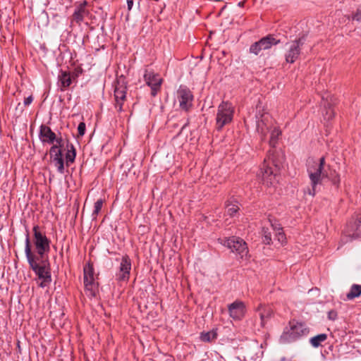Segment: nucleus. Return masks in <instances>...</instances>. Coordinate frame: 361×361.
Wrapping results in <instances>:
<instances>
[{
	"label": "nucleus",
	"mask_w": 361,
	"mask_h": 361,
	"mask_svg": "<svg viewBox=\"0 0 361 361\" xmlns=\"http://www.w3.org/2000/svg\"><path fill=\"white\" fill-rule=\"evenodd\" d=\"M25 252L30 268L37 275L39 280L41 281L39 283V286L42 288L46 287L51 281L48 264L44 261V259L39 258L32 252L28 235L25 239Z\"/></svg>",
	"instance_id": "1"
},
{
	"label": "nucleus",
	"mask_w": 361,
	"mask_h": 361,
	"mask_svg": "<svg viewBox=\"0 0 361 361\" xmlns=\"http://www.w3.org/2000/svg\"><path fill=\"white\" fill-rule=\"evenodd\" d=\"M265 186L275 187L279 182L278 167L271 154L266 158L258 174Z\"/></svg>",
	"instance_id": "2"
},
{
	"label": "nucleus",
	"mask_w": 361,
	"mask_h": 361,
	"mask_svg": "<svg viewBox=\"0 0 361 361\" xmlns=\"http://www.w3.org/2000/svg\"><path fill=\"white\" fill-rule=\"evenodd\" d=\"M325 164V159L324 157H321L319 160H310L307 164V172L310 180L312 188L308 189L307 193L311 196H314L316 194L317 185L320 184L322 180L323 174L322 171Z\"/></svg>",
	"instance_id": "3"
},
{
	"label": "nucleus",
	"mask_w": 361,
	"mask_h": 361,
	"mask_svg": "<svg viewBox=\"0 0 361 361\" xmlns=\"http://www.w3.org/2000/svg\"><path fill=\"white\" fill-rule=\"evenodd\" d=\"M307 333L305 325L298 322H290L289 326L286 327L281 336V341L283 343L293 341Z\"/></svg>",
	"instance_id": "4"
},
{
	"label": "nucleus",
	"mask_w": 361,
	"mask_h": 361,
	"mask_svg": "<svg viewBox=\"0 0 361 361\" xmlns=\"http://www.w3.org/2000/svg\"><path fill=\"white\" fill-rule=\"evenodd\" d=\"M83 272L85 293L89 297H94L98 293V283L96 281L97 276L94 274L92 264L87 263L84 267Z\"/></svg>",
	"instance_id": "5"
},
{
	"label": "nucleus",
	"mask_w": 361,
	"mask_h": 361,
	"mask_svg": "<svg viewBox=\"0 0 361 361\" xmlns=\"http://www.w3.org/2000/svg\"><path fill=\"white\" fill-rule=\"evenodd\" d=\"M218 241L221 245L231 249L233 252H236L241 258L246 257L248 254L245 242L239 238H219Z\"/></svg>",
	"instance_id": "6"
},
{
	"label": "nucleus",
	"mask_w": 361,
	"mask_h": 361,
	"mask_svg": "<svg viewBox=\"0 0 361 361\" xmlns=\"http://www.w3.org/2000/svg\"><path fill=\"white\" fill-rule=\"evenodd\" d=\"M34 233V245L37 255L41 259L44 258V255L49 252L50 246L49 240L47 236L39 231V226H35L33 227Z\"/></svg>",
	"instance_id": "7"
},
{
	"label": "nucleus",
	"mask_w": 361,
	"mask_h": 361,
	"mask_svg": "<svg viewBox=\"0 0 361 361\" xmlns=\"http://www.w3.org/2000/svg\"><path fill=\"white\" fill-rule=\"evenodd\" d=\"M233 116V107L228 102H222L218 107L216 126L219 129L229 123Z\"/></svg>",
	"instance_id": "8"
},
{
	"label": "nucleus",
	"mask_w": 361,
	"mask_h": 361,
	"mask_svg": "<svg viewBox=\"0 0 361 361\" xmlns=\"http://www.w3.org/2000/svg\"><path fill=\"white\" fill-rule=\"evenodd\" d=\"M302 44V38L286 43L284 56L287 63H293L299 58Z\"/></svg>",
	"instance_id": "9"
},
{
	"label": "nucleus",
	"mask_w": 361,
	"mask_h": 361,
	"mask_svg": "<svg viewBox=\"0 0 361 361\" xmlns=\"http://www.w3.org/2000/svg\"><path fill=\"white\" fill-rule=\"evenodd\" d=\"M273 119L269 113L259 109L256 115V128L258 133L265 135L271 128Z\"/></svg>",
	"instance_id": "10"
},
{
	"label": "nucleus",
	"mask_w": 361,
	"mask_h": 361,
	"mask_svg": "<svg viewBox=\"0 0 361 361\" xmlns=\"http://www.w3.org/2000/svg\"><path fill=\"white\" fill-rule=\"evenodd\" d=\"M228 311L231 318L240 321L245 316L247 308L244 302L237 300L228 305Z\"/></svg>",
	"instance_id": "11"
},
{
	"label": "nucleus",
	"mask_w": 361,
	"mask_h": 361,
	"mask_svg": "<svg viewBox=\"0 0 361 361\" xmlns=\"http://www.w3.org/2000/svg\"><path fill=\"white\" fill-rule=\"evenodd\" d=\"M144 79L146 84L151 87L152 95L154 97L157 95L162 82L161 78L158 74L147 69L144 74Z\"/></svg>",
	"instance_id": "12"
},
{
	"label": "nucleus",
	"mask_w": 361,
	"mask_h": 361,
	"mask_svg": "<svg viewBox=\"0 0 361 361\" xmlns=\"http://www.w3.org/2000/svg\"><path fill=\"white\" fill-rule=\"evenodd\" d=\"M131 260L128 256H123L120 262L118 270L116 273V279L121 282H127L130 278L131 270Z\"/></svg>",
	"instance_id": "13"
},
{
	"label": "nucleus",
	"mask_w": 361,
	"mask_h": 361,
	"mask_svg": "<svg viewBox=\"0 0 361 361\" xmlns=\"http://www.w3.org/2000/svg\"><path fill=\"white\" fill-rule=\"evenodd\" d=\"M361 235V216H357L354 222H350L345 231V235L348 238L342 239L343 243L354 240Z\"/></svg>",
	"instance_id": "14"
},
{
	"label": "nucleus",
	"mask_w": 361,
	"mask_h": 361,
	"mask_svg": "<svg viewBox=\"0 0 361 361\" xmlns=\"http://www.w3.org/2000/svg\"><path fill=\"white\" fill-rule=\"evenodd\" d=\"M126 87L124 85L123 82L118 80L114 89V97L116 102V108H118L119 111H122L123 102L126 99Z\"/></svg>",
	"instance_id": "15"
},
{
	"label": "nucleus",
	"mask_w": 361,
	"mask_h": 361,
	"mask_svg": "<svg viewBox=\"0 0 361 361\" xmlns=\"http://www.w3.org/2000/svg\"><path fill=\"white\" fill-rule=\"evenodd\" d=\"M260 318V326L264 327L267 322L272 317L273 310L269 306L260 304L256 309Z\"/></svg>",
	"instance_id": "16"
},
{
	"label": "nucleus",
	"mask_w": 361,
	"mask_h": 361,
	"mask_svg": "<svg viewBox=\"0 0 361 361\" xmlns=\"http://www.w3.org/2000/svg\"><path fill=\"white\" fill-rule=\"evenodd\" d=\"M39 138L43 142L53 143L56 140V135L51 128L47 126H41Z\"/></svg>",
	"instance_id": "17"
},
{
	"label": "nucleus",
	"mask_w": 361,
	"mask_h": 361,
	"mask_svg": "<svg viewBox=\"0 0 361 361\" xmlns=\"http://www.w3.org/2000/svg\"><path fill=\"white\" fill-rule=\"evenodd\" d=\"M193 96L190 90H182V110L188 111L192 106Z\"/></svg>",
	"instance_id": "18"
},
{
	"label": "nucleus",
	"mask_w": 361,
	"mask_h": 361,
	"mask_svg": "<svg viewBox=\"0 0 361 361\" xmlns=\"http://www.w3.org/2000/svg\"><path fill=\"white\" fill-rule=\"evenodd\" d=\"M280 40L276 39L272 35H267L259 40L261 47L263 49H268L272 45L277 44Z\"/></svg>",
	"instance_id": "19"
},
{
	"label": "nucleus",
	"mask_w": 361,
	"mask_h": 361,
	"mask_svg": "<svg viewBox=\"0 0 361 361\" xmlns=\"http://www.w3.org/2000/svg\"><path fill=\"white\" fill-rule=\"evenodd\" d=\"M87 5V2L86 1H83L81 3H80L77 10L74 13V18L77 21H82L83 20V16L86 15V6Z\"/></svg>",
	"instance_id": "20"
},
{
	"label": "nucleus",
	"mask_w": 361,
	"mask_h": 361,
	"mask_svg": "<svg viewBox=\"0 0 361 361\" xmlns=\"http://www.w3.org/2000/svg\"><path fill=\"white\" fill-rule=\"evenodd\" d=\"M270 223L271 226L273 227V229L276 231V238L277 239V240L281 245L286 243V238L284 233L283 232L282 228L279 225L273 224L271 221Z\"/></svg>",
	"instance_id": "21"
},
{
	"label": "nucleus",
	"mask_w": 361,
	"mask_h": 361,
	"mask_svg": "<svg viewBox=\"0 0 361 361\" xmlns=\"http://www.w3.org/2000/svg\"><path fill=\"white\" fill-rule=\"evenodd\" d=\"M61 87L62 88H66L71 84V78L68 73L62 71L59 76Z\"/></svg>",
	"instance_id": "22"
},
{
	"label": "nucleus",
	"mask_w": 361,
	"mask_h": 361,
	"mask_svg": "<svg viewBox=\"0 0 361 361\" xmlns=\"http://www.w3.org/2000/svg\"><path fill=\"white\" fill-rule=\"evenodd\" d=\"M361 295V285L354 284L351 286L349 293L347 294L348 300H353Z\"/></svg>",
	"instance_id": "23"
},
{
	"label": "nucleus",
	"mask_w": 361,
	"mask_h": 361,
	"mask_svg": "<svg viewBox=\"0 0 361 361\" xmlns=\"http://www.w3.org/2000/svg\"><path fill=\"white\" fill-rule=\"evenodd\" d=\"M269 131H271L269 144L271 147H275L277 143V140L281 135V130L276 127H271Z\"/></svg>",
	"instance_id": "24"
},
{
	"label": "nucleus",
	"mask_w": 361,
	"mask_h": 361,
	"mask_svg": "<svg viewBox=\"0 0 361 361\" xmlns=\"http://www.w3.org/2000/svg\"><path fill=\"white\" fill-rule=\"evenodd\" d=\"M327 335L326 334H321L311 338L310 343L313 347L317 348L322 342L325 341Z\"/></svg>",
	"instance_id": "25"
},
{
	"label": "nucleus",
	"mask_w": 361,
	"mask_h": 361,
	"mask_svg": "<svg viewBox=\"0 0 361 361\" xmlns=\"http://www.w3.org/2000/svg\"><path fill=\"white\" fill-rule=\"evenodd\" d=\"M216 331L215 330H212L207 332H202L200 335V339L204 342H210L216 339Z\"/></svg>",
	"instance_id": "26"
},
{
	"label": "nucleus",
	"mask_w": 361,
	"mask_h": 361,
	"mask_svg": "<svg viewBox=\"0 0 361 361\" xmlns=\"http://www.w3.org/2000/svg\"><path fill=\"white\" fill-rule=\"evenodd\" d=\"M104 201L102 199L97 200L94 203V210L92 212V218L96 219L99 213L100 212Z\"/></svg>",
	"instance_id": "27"
},
{
	"label": "nucleus",
	"mask_w": 361,
	"mask_h": 361,
	"mask_svg": "<svg viewBox=\"0 0 361 361\" xmlns=\"http://www.w3.org/2000/svg\"><path fill=\"white\" fill-rule=\"evenodd\" d=\"M323 116L326 120H331L334 117L335 113L331 106L325 107L324 111H323Z\"/></svg>",
	"instance_id": "28"
},
{
	"label": "nucleus",
	"mask_w": 361,
	"mask_h": 361,
	"mask_svg": "<svg viewBox=\"0 0 361 361\" xmlns=\"http://www.w3.org/2000/svg\"><path fill=\"white\" fill-rule=\"evenodd\" d=\"M239 207L236 204H228L226 205V213L231 216H234L238 211Z\"/></svg>",
	"instance_id": "29"
},
{
	"label": "nucleus",
	"mask_w": 361,
	"mask_h": 361,
	"mask_svg": "<svg viewBox=\"0 0 361 361\" xmlns=\"http://www.w3.org/2000/svg\"><path fill=\"white\" fill-rule=\"evenodd\" d=\"M50 155L52 159L62 157L61 150L58 145H54L50 149Z\"/></svg>",
	"instance_id": "30"
},
{
	"label": "nucleus",
	"mask_w": 361,
	"mask_h": 361,
	"mask_svg": "<svg viewBox=\"0 0 361 361\" xmlns=\"http://www.w3.org/2000/svg\"><path fill=\"white\" fill-rule=\"evenodd\" d=\"M53 161L54 162V165L56 167L58 171L61 173H63L64 170V166L62 157L53 159Z\"/></svg>",
	"instance_id": "31"
},
{
	"label": "nucleus",
	"mask_w": 361,
	"mask_h": 361,
	"mask_svg": "<svg viewBox=\"0 0 361 361\" xmlns=\"http://www.w3.org/2000/svg\"><path fill=\"white\" fill-rule=\"evenodd\" d=\"M329 178L331 181L332 184L338 188L341 182L340 175L334 171L333 173L330 174Z\"/></svg>",
	"instance_id": "32"
},
{
	"label": "nucleus",
	"mask_w": 361,
	"mask_h": 361,
	"mask_svg": "<svg viewBox=\"0 0 361 361\" xmlns=\"http://www.w3.org/2000/svg\"><path fill=\"white\" fill-rule=\"evenodd\" d=\"M75 158V151L73 145H71V149H68V152L66 154V161L68 162H73Z\"/></svg>",
	"instance_id": "33"
},
{
	"label": "nucleus",
	"mask_w": 361,
	"mask_h": 361,
	"mask_svg": "<svg viewBox=\"0 0 361 361\" xmlns=\"http://www.w3.org/2000/svg\"><path fill=\"white\" fill-rule=\"evenodd\" d=\"M262 49H263V48L261 47L259 41L254 43L250 47V53H252L255 55H257L259 54V52Z\"/></svg>",
	"instance_id": "34"
},
{
	"label": "nucleus",
	"mask_w": 361,
	"mask_h": 361,
	"mask_svg": "<svg viewBox=\"0 0 361 361\" xmlns=\"http://www.w3.org/2000/svg\"><path fill=\"white\" fill-rule=\"evenodd\" d=\"M263 241L265 244L269 245L271 242V235L267 228H262Z\"/></svg>",
	"instance_id": "35"
},
{
	"label": "nucleus",
	"mask_w": 361,
	"mask_h": 361,
	"mask_svg": "<svg viewBox=\"0 0 361 361\" xmlns=\"http://www.w3.org/2000/svg\"><path fill=\"white\" fill-rule=\"evenodd\" d=\"M85 123H80L78 126V134L80 136H82L85 133Z\"/></svg>",
	"instance_id": "36"
},
{
	"label": "nucleus",
	"mask_w": 361,
	"mask_h": 361,
	"mask_svg": "<svg viewBox=\"0 0 361 361\" xmlns=\"http://www.w3.org/2000/svg\"><path fill=\"white\" fill-rule=\"evenodd\" d=\"M337 317V312L334 310H331L328 312V318L330 320H335Z\"/></svg>",
	"instance_id": "37"
},
{
	"label": "nucleus",
	"mask_w": 361,
	"mask_h": 361,
	"mask_svg": "<svg viewBox=\"0 0 361 361\" xmlns=\"http://www.w3.org/2000/svg\"><path fill=\"white\" fill-rule=\"evenodd\" d=\"M32 100H33V97H32V96L30 95L25 99L24 104L25 106L30 105L32 102Z\"/></svg>",
	"instance_id": "38"
},
{
	"label": "nucleus",
	"mask_w": 361,
	"mask_h": 361,
	"mask_svg": "<svg viewBox=\"0 0 361 361\" xmlns=\"http://www.w3.org/2000/svg\"><path fill=\"white\" fill-rule=\"evenodd\" d=\"M128 8L130 10L133 5V0H127Z\"/></svg>",
	"instance_id": "39"
},
{
	"label": "nucleus",
	"mask_w": 361,
	"mask_h": 361,
	"mask_svg": "<svg viewBox=\"0 0 361 361\" xmlns=\"http://www.w3.org/2000/svg\"><path fill=\"white\" fill-rule=\"evenodd\" d=\"M56 142H58L60 145V140H56Z\"/></svg>",
	"instance_id": "40"
}]
</instances>
